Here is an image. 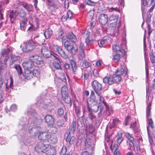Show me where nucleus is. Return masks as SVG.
<instances>
[{
    "instance_id": "nucleus-20",
    "label": "nucleus",
    "mask_w": 155,
    "mask_h": 155,
    "mask_svg": "<svg viewBox=\"0 0 155 155\" xmlns=\"http://www.w3.org/2000/svg\"><path fill=\"white\" fill-rule=\"evenodd\" d=\"M21 5L28 12H33L34 10L33 6L31 4H28L26 2H22Z\"/></svg>"
},
{
    "instance_id": "nucleus-42",
    "label": "nucleus",
    "mask_w": 155,
    "mask_h": 155,
    "mask_svg": "<svg viewBox=\"0 0 155 155\" xmlns=\"http://www.w3.org/2000/svg\"><path fill=\"white\" fill-rule=\"evenodd\" d=\"M36 29V27L32 24H31V26L28 28L27 31L28 33L32 32L33 31H35Z\"/></svg>"
},
{
    "instance_id": "nucleus-16",
    "label": "nucleus",
    "mask_w": 155,
    "mask_h": 155,
    "mask_svg": "<svg viewBox=\"0 0 155 155\" xmlns=\"http://www.w3.org/2000/svg\"><path fill=\"white\" fill-rule=\"evenodd\" d=\"M40 128L39 127H32L28 130V132L31 136H36L40 132Z\"/></svg>"
},
{
    "instance_id": "nucleus-64",
    "label": "nucleus",
    "mask_w": 155,
    "mask_h": 155,
    "mask_svg": "<svg viewBox=\"0 0 155 155\" xmlns=\"http://www.w3.org/2000/svg\"><path fill=\"white\" fill-rule=\"evenodd\" d=\"M58 115L61 116L64 114V111L62 108H60L58 110Z\"/></svg>"
},
{
    "instance_id": "nucleus-1",
    "label": "nucleus",
    "mask_w": 155,
    "mask_h": 155,
    "mask_svg": "<svg viewBox=\"0 0 155 155\" xmlns=\"http://www.w3.org/2000/svg\"><path fill=\"white\" fill-rule=\"evenodd\" d=\"M38 138L43 142H48L53 144L56 143L58 140L57 138L55 135L45 132L40 133L38 136Z\"/></svg>"
},
{
    "instance_id": "nucleus-4",
    "label": "nucleus",
    "mask_w": 155,
    "mask_h": 155,
    "mask_svg": "<svg viewBox=\"0 0 155 155\" xmlns=\"http://www.w3.org/2000/svg\"><path fill=\"white\" fill-rule=\"evenodd\" d=\"M28 114L31 116L30 121L31 124L36 125L40 124L41 122V120L40 118L37 117L36 112L33 110L28 112Z\"/></svg>"
},
{
    "instance_id": "nucleus-13",
    "label": "nucleus",
    "mask_w": 155,
    "mask_h": 155,
    "mask_svg": "<svg viewBox=\"0 0 155 155\" xmlns=\"http://www.w3.org/2000/svg\"><path fill=\"white\" fill-rule=\"evenodd\" d=\"M43 153L47 155H54L56 150L54 147L49 145V146H47L45 150H44Z\"/></svg>"
},
{
    "instance_id": "nucleus-52",
    "label": "nucleus",
    "mask_w": 155,
    "mask_h": 155,
    "mask_svg": "<svg viewBox=\"0 0 155 155\" xmlns=\"http://www.w3.org/2000/svg\"><path fill=\"white\" fill-rule=\"evenodd\" d=\"M49 50L48 49V47L45 46H43L41 48V52L42 54H43V53H45L47 51H49Z\"/></svg>"
},
{
    "instance_id": "nucleus-53",
    "label": "nucleus",
    "mask_w": 155,
    "mask_h": 155,
    "mask_svg": "<svg viewBox=\"0 0 155 155\" xmlns=\"http://www.w3.org/2000/svg\"><path fill=\"white\" fill-rule=\"evenodd\" d=\"M93 36L94 37L92 36V38H100L101 36L100 31L98 30H96V31L94 33Z\"/></svg>"
},
{
    "instance_id": "nucleus-22",
    "label": "nucleus",
    "mask_w": 155,
    "mask_h": 155,
    "mask_svg": "<svg viewBox=\"0 0 155 155\" xmlns=\"http://www.w3.org/2000/svg\"><path fill=\"white\" fill-rule=\"evenodd\" d=\"M17 14L16 10H12L11 11L9 14V17L10 21L12 23H13L16 20Z\"/></svg>"
},
{
    "instance_id": "nucleus-28",
    "label": "nucleus",
    "mask_w": 155,
    "mask_h": 155,
    "mask_svg": "<svg viewBox=\"0 0 155 155\" xmlns=\"http://www.w3.org/2000/svg\"><path fill=\"white\" fill-rule=\"evenodd\" d=\"M141 3L144 6H147L150 7L153 3L155 2V0H141Z\"/></svg>"
},
{
    "instance_id": "nucleus-23",
    "label": "nucleus",
    "mask_w": 155,
    "mask_h": 155,
    "mask_svg": "<svg viewBox=\"0 0 155 155\" xmlns=\"http://www.w3.org/2000/svg\"><path fill=\"white\" fill-rule=\"evenodd\" d=\"M85 118L83 116L79 117L77 119V123L78 127L80 128L83 127L85 126Z\"/></svg>"
},
{
    "instance_id": "nucleus-18",
    "label": "nucleus",
    "mask_w": 155,
    "mask_h": 155,
    "mask_svg": "<svg viewBox=\"0 0 155 155\" xmlns=\"http://www.w3.org/2000/svg\"><path fill=\"white\" fill-rule=\"evenodd\" d=\"M23 67L25 70H29L32 68L34 66V64L31 61H25L22 63Z\"/></svg>"
},
{
    "instance_id": "nucleus-61",
    "label": "nucleus",
    "mask_w": 155,
    "mask_h": 155,
    "mask_svg": "<svg viewBox=\"0 0 155 155\" xmlns=\"http://www.w3.org/2000/svg\"><path fill=\"white\" fill-rule=\"evenodd\" d=\"M17 108V106L15 104H12L10 107L11 110L13 112L16 111Z\"/></svg>"
},
{
    "instance_id": "nucleus-11",
    "label": "nucleus",
    "mask_w": 155,
    "mask_h": 155,
    "mask_svg": "<svg viewBox=\"0 0 155 155\" xmlns=\"http://www.w3.org/2000/svg\"><path fill=\"white\" fill-rule=\"evenodd\" d=\"M79 52L78 55V58L80 60H83L85 57V55L84 52V44L81 42L79 46Z\"/></svg>"
},
{
    "instance_id": "nucleus-8",
    "label": "nucleus",
    "mask_w": 155,
    "mask_h": 155,
    "mask_svg": "<svg viewBox=\"0 0 155 155\" xmlns=\"http://www.w3.org/2000/svg\"><path fill=\"white\" fill-rule=\"evenodd\" d=\"M98 102L99 103L100 105L101 106H103V107L104 106H105L106 108V115L107 116L110 115L113 112L112 109L111 108H109V107L107 104L104 101L103 98V99L98 101Z\"/></svg>"
},
{
    "instance_id": "nucleus-56",
    "label": "nucleus",
    "mask_w": 155,
    "mask_h": 155,
    "mask_svg": "<svg viewBox=\"0 0 155 155\" xmlns=\"http://www.w3.org/2000/svg\"><path fill=\"white\" fill-rule=\"evenodd\" d=\"M85 2L87 4L92 6H95L96 3H95L91 0H85Z\"/></svg>"
},
{
    "instance_id": "nucleus-10",
    "label": "nucleus",
    "mask_w": 155,
    "mask_h": 155,
    "mask_svg": "<svg viewBox=\"0 0 155 155\" xmlns=\"http://www.w3.org/2000/svg\"><path fill=\"white\" fill-rule=\"evenodd\" d=\"M46 0V4L49 7H48L49 8L51 7H53L54 8H57L59 6V2L58 0Z\"/></svg>"
},
{
    "instance_id": "nucleus-9",
    "label": "nucleus",
    "mask_w": 155,
    "mask_h": 155,
    "mask_svg": "<svg viewBox=\"0 0 155 155\" xmlns=\"http://www.w3.org/2000/svg\"><path fill=\"white\" fill-rule=\"evenodd\" d=\"M29 60L37 64H41L43 63L41 58L37 55H33L30 58Z\"/></svg>"
},
{
    "instance_id": "nucleus-50",
    "label": "nucleus",
    "mask_w": 155,
    "mask_h": 155,
    "mask_svg": "<svg viewBox=\"0 0 155 155\" xmlns=\"http://www.w3.org/2000/svg\"><path fill=\"white\" fill-rule=\"evenodd\" d=\"M61 61H55L54 63V65L55 68L58 69H60L61 68Z\"/></svg>"
},
{
    "instance_id": "nucleus-17",
    "label": "nucleus",
    "mask_w": 155,
    "mask_h": 155,
    "mask_svg": "<svg viewBox=\"0 0 155 155\" xmlns=\"http://www.w3.org/2000/svg\"><path fill=\"white\" fill-rule=\"evenodd\" d=\"M45 122L49 126H53L54 124V119L52 116L48 115L45 117Z\"/></svg>"
},
{
    "instance_id": "nucleus-47",
    "label": "nucleus",
    "mask_w": 155,
    "mask_h": 155,
    "mask_svg": "<svg viewBox=\"0 0 155 155\" xmlns=\"http://www.w3.org/2000/svg\"><path fill=\"white\" fill-rule=\"evenodd\" d=\"M150 57L151 61L153 66L155 65V56L152 52L150 53Z\"/></svg>"
},
{
    "instance_id": "nucleus-62",
    "label": "nucleus",
    "mask_w": 155,
    "mask_h": 155,
    "mask_svg": "<svg viewBox=\"0 0 155 155\" xmlns=\"http://www.w3.org/2000/svg\"><path fill=\"white\" fill-rule=\"evenodd\" d=\"M127 144L129 145L130 147V149L131 150H133L134 149V143L133 142H130L127 141Z\"/></svg>"
},
{
    "instance_id": "nucleus-33",
    "label": "nucleus",
    "mask_w": 155,
    "mask_h": 155,
    "mask_svg": "<svg viewBox=\"0 0 155 155\" xmlns=\"http://www.w3.org/2000/svg\"><path fill=\"white\" fill-rule=\"evenodd\" d=\"M112 77H113V80L114 82H115L116 83H119L121 79V77L116 74H113Z\"/></svg>"
},
{
    "instance_id": "nucleus-46",
    "label": "nucleus",
    "mask_w": 155,
    "mask_h": 155,
    "mask_svg": "<svg viewBox=\"0 0 155 155\" xmlns=\"http://www.w3.org/2000/svg\"><path fill=\"white\" fill-rule=\"evenodd\" d=\"M124 72V70L123 68H120L117 69V71L116 72V74L119 75V76L122 75Z\"/></svg>"
},
{
    "instance_id": "nucleus-49",
    "label": "nucleus",
    "mask_w": 155,
    "mask_h": 155,
    "mask_svg": "<svg viewBox=\"0 0 155 155\" xmlns=\"http://www.w3.org/2000/svg\"><path fill=\"white\" fill-rule=\"evenodd\" d=\"M64 36V33L63 29L61 28L59 30L58 33V37L60 39H63Z\"/></svg>"
},
{
    "instance_id": "nucleus-55",
    "label": "nucleus",
    "mask_w": 155,
    "mask_h": 155,
    "mask_svg": "<svg viewBox=\"0 0 155 155\" xmlns=\"http://www.w3.org/2000/svg\"><path fill=\"white\" fill-rule=\"evenodd\" d=\"M147 41L146 42V39H143V47L144 49L145 50L146 47V43L148 44L151 47V42L149 39H147Z\"/></svg>"
},
{
    "instance_id": "nucleus-30",
    "label": "nucleus",
    "mask_w": 155,
    "mask_h": 155,
    "mask_svg": "<svg viewBox=\"0 0 155 155\" xmlns=\"http://www.w3.org/2000/svg\"><path fill=\"white\" fill-rule=\"evenodd\" d=\"M65 39H63L62 41V43H64V45L65 48H66L67 50L72 46L71 44L72 43V41L71 40V39L65 41Z\"/></svg>"
},
{
    "instance_id": "nucleus-54",
    "label": "nucleus",
    "mask_w": 155,
    "mask_h": 155,
    "mask_svg": "<svg viewBox=\"0 0 155 155\" xmlns=\"http://www.w3.org/2000/svg\"><path fill=\"white\" fill-rule=\"evenodd\" d=\"M63 98H64V101L67 104H70V105H71L72 103L71 101V99L68 96Z\"/></svg>"
},
{
    "instance_id": "nucleus-29",
    "label": "nucleus",
    "mask_w": 155,
    "mask_h": 155,
    "mask_svg": "<svg viewBox=\"0 0 155 155\" xmlns=\"http://www.w3.org/2000/svg\"><path fill=\"white\" fill-rule=\"evenodd\" d=\"M68 51H70L72 54L75 55L78 52V47L76 45H73Z\"/></svg>"
},
{
    "instance_id": "nucleus-57",
    "label": "nucleus",
    "mask_w": 155,
    "mask_h": 155,
    "mask_svg": "<svg viewBox=\"0 0 155 155\" xmlns=\"http://www.w3.org/2000/svg\"><path fill=\"white\" fill-rule=\"evenodd\" d=\"M147 28L148 30V35L147 38L148 39H149L150 37V35L151 33L152 32V30L151 28L150 25L148 23H147Z\"/></svg>"
},
{
    "instance_id": "nucleus-12",
    "label": "nucleus",
    "mask_w": 155,
    "mask_h": 155,
    "mask_svg": "<svg viewBox=\"0 0 155 155\" xmlns=\"http://www.w3.org/2000/svg\"><path fill=\"white\" fill-rule=\"evenodd\" d=\"M108 20V16L105 14H100L98 17V21L102 25H105L107 23Z\"/></svg>"
},
{
    "instance_id": "nucleus-34",
    "label": "nucleus",
    "mask_w": 155,
    "mask_h": 155,
    "mask_svg": "<svg viewBox=\"0 0 155 155\" xmlns=\"http://www.w3.org/2000/svg\"><path fill=\"white\" fill-rule=\"evenodd\" d=\"M6 66H2L0 67V76H3L6 73Z\"/></svg>"
},
{
    "instance_id": "nucleus-59",
    "label": "nucleus",
    "mask_w": 155,
    "mask_h": 155,
    "mask_svg": "<svg viewBox=\"0 0 155 155\" xmlns=\"http://www.w3.org/2000/svg\"><path fill=\"white\" fill-rule=\"evenodd\" d=\"M75 112L77 117H79L80 116L81 114V111L80 110V108L78 107H75Z\"/></svg>"
},
{
    "instance_id": "nucleus-44",
    "label": "nucleus",
    "mask_w": 155,
    "mask_h": 155,
    "mask_svg": "<svg viewBox=\"0 0 155 155\" xmlns=\"http://www.w3.org/2000/svg\"><path fill=\"white\" fill-rule=\"evenodd\" d=\"M5 87H6V88L7 89L6 84H4L3 80L2 77H0V91H2Z\"/></svg>"
},
{
    "instance_id": "nucleus-39",
    "label": "nucleus",
    "mask_w": 155,
    "mask_h": 155,
    "mask_svg": "<svg viewBox=\"0 0 155 155\" xmlns=\"http://www.w3.org/2000/svg\"><path fill=\"white\" fill-rule=\"evenodd\" d=\"M14 68L15 69L18 74H21L22 73V68L21 67L20 65L15 64L14 67Z\"/></svg>"
},
{
    "instance_id": "nucleus-58",
    "label": "nucleus",
    "mask_w": 155,
    "mask_h": 155,
    "mask_svg": "<svg viewBox=\"0 0 155 155\" xmlns=\"http://www.w3.org/2000/svg\"><path fill=\"white\" fill-rule=\"evenodd\" d=\"M117 145H114L113 148V149L114 150H115L114 152V155H120V152L117 149Z\"/></svg>"
},
{
    "instance_id": "nucleus-63",
    "label": "nucleus",
    "mask_w": 155,
    "mask_h": 155,
    "mask_svg": "<svg viewBox=\"0 0 155 155\" xmlns=\"http://www.w3.org/2000/svg\"><path fill=\"white\" fill-rule=\"evenodd\" d=\"M67 17L68 18L71 19L72 15L73 12L70 10H68L67 12Z\"/></svg>"
},
{
    "instance_id": "nucleus-60",
    "label": "nucleus",
    "mask_w": 155,
    "mask_h": 155,
    "mask_svg": "<svg viewBox=\"0 0 155 155\" xmlns=\"http://www.w3.org/2000/svg\"><path fill=\"white\" fill-rule=\"evenodd\" d=\"M94 10H90L88 12V14L89 15V18L91 20L93 19V18L94 16Z\"/></svg>"
},
{
    "instance_id": "nucleus-43",
    "label": "nucleus",
    "mask_w": 155,
    "mask_h": 155,
    "mask_svg": "<svg viewBox=\"0 0 155 155\" xmlns=\"http://www.w3.org/2000/svg\"><path fill=\"white\" fill-rule=\"evenodd\" d=\"M86 130L87 131H88L91 134L93 133L94 130V128L91 124H89L87 126Z\"/></svg>"
},
{
    "instance_id": "nucleus-36",
    "label": "nucleus",
    "mask_w": 155,
    "mask_h": 155,
    "mask_svg": "<svg viewBox=\"0 0 155 155\" xmlns=\"http://www.w3.org/2000/svg\"><path fill=\"white\" fill-rule=\"evenodd\" d=\"M48 131L51 134H55L58 132V129L56 127H51Z\"/></svg>"
},
{
    "instance_id": "nucleus-21",
    "label": "nucleus",
    "mask_w": 155,
    "mask_h": 155,
    "mask_svg": "<svg viewBox=\"0 0 155 155\" xmlns=\"http://www.w3.org/2000/svg\"><path fill=\"white\" fill-rule=\"evenodd\" d=\"M87 104H91L92 103L94 104H95V97L94 92L93 91H91V97L87 99Z\"/></svg>"
},
{
    "instance_id": "nucleus-24",
    "label": "nucleus",
    "mask_w": 155,
    "mask_h": 155,
    "mask_svg": "<svg viewBox=\"0 0 155 155\" xmlns=\"http://www.w3.org/2000/svg\"><path fill=\"white\" fill-rule=\"evenodd\" d=\"M112 76H106L103 79V82L105 84H108L109 85H112L114 83Z\"/></svg>"
},
{
    "instance_id": "nucleus-27",
    "label": "nucleus",
    "mask_w": 155,
    "mask_h": 155,
    "mask_svg": "<svg viewBox=\"0 0 155 155\" xmlns=\"http://www.w3.org/2000/svg\"><path fill=\"white\" fill-rule=\"evenodd\" d=\"M70 62L72 67V69L74 74L76 73L78 70L77 66L74 59H72L70 60Z\"/></svg>"
},
{
    "instance_id": "nucleus-5",
    "label": "nucleus",
    "mask_w": 155,
    "mask_h": 155,
    "mask_svg": "<svg viewBox=\"0 0 155 155\" xmlns=\"http://www.w3.org/2000/svg\"><path fill=\"white\" fill-rule=\"evenodd\" d=\"M92 86L95 93L99 97V101L103 99L100 93L98 92L102 90L101 84L97 81L94 80L92 82Z\"/></svg>"
},
{
    "instance_id": "nucleus-45",
    "label": "nucleus",
    "mask_w": 155,
    "mask_h": 155,
    "mask_svg": "<svg viewBox=\"0 0 155 155\" xmlns=\"http://www.w3.org/2000/svg\"><path fill=\"white\" fill-rule=\"evenodd\" d=\"M66 37L67 39H77L76 36L72 32H69Z\"/></svg>"
},
{
    "instance_id": "nucleus-51",
    "label": "nucleus",
    "mask_w": 155,
    "mask_h": 155,
    "mask_svg": "<svg viewBox=\"0 0 155 155\" xmlns=\"http://www.w3.org/2000/svg\"><path fill=\"white\" fill-rule=\"evenodd\" d=\"M67 151L66 147L65 146H63L61 150L60 155H66Z\"/></svg>"
},
{
    "instance_id": "nucleus-35",
    "label": "nucleus",
    "mask_w": 155,
    "mask_h": 155,
    "mask_svg": "<svg viewBox=\"0 0 155 155\" xmlns=\"http://www.w3.org/2000/svg\"><path fill=\"white\" fill-rule=\"evenodd\" d=\"M90 63L85 61H82L80 63L81 66L85 68L89 67L90 66Z\"/></svg>"
},
{
    "instance_id": "nucleus-40",
    "label": "nucleus",
    "mask_w": 155,
    "mask_h": 155,
    "mask_svg": "<svg viewBox=\"0 0 155 155\" xmlns=\"http://www.w3.org/2000/svg\"><path fill=\"white\" fill-rule=\"evenodd\" d=\"M11 50L10 48H6L2 49L1 51V55H4L5 54L8 55V53L11 52Z\"/></svg>"
},
{
    "instance_id": "nucleus-7",
    "label": "nucleus",
    "mask_w": 155,
    "mask_h": 155,
    "mask_svg": "<svg viewBox=\"0 0 155 155\" xmlns=\"http://www.w3.org/2000/svg\"><path fill=\"white\" fill-rule=\"evenodd\" d=\"M151 103H149L147 104L146 110V116L147 118L148 119L147 121L148 126H150L151 129H153L154 125L153 121L151 118H149L151 114Z\"/></svg>"
},
{
    "instance_id": "nucleus-48",
    "label": "nucleus",
    "mask_w": 155,
    "mask_h": 155,
    "mask_svg": "<svg viewBox=\"0 0 155 155\" xmlns=\"http://www.w3.org/2000/svg\"><path fill=\"white\" fill-rule=\"evenodd\" d=\"M53 54L49 50L48 51H47L44 53H43V56L46 58H49L52 56Z\"/></svg>"
},
{
    "instance_id": "nucleus-25",
    "label": "nucleus",
    "mask_w": 155,
    "mask_h": 155,
    "mask_svg": "<svg viewBox=\"0 0 155 155\" xmlns=\"http://www.w3.org/2000/svg\"><path fill=\"white\" fill-rule=\"evenodd\" d=\"M25 79L29 80L32 78L33 74L31 71L30 70H25L24 74H23Z\"/></svg>"
},
{
    "instance_id": "nucleus-32",
    "label": "nucleus",
    "mask_w": 155,
    "mask_h": 155,
    "mask_svg": "<svg viewBox=\"0 0 155 155\" xmlns=\"http://www.w3.org/2000/svg\"><path fill=\"white\" fill-rule=\"evenodd\" d=\"M17 15L21 18H24L26 15V12L23 9H21L17 13Z\"/></svg>"
},
{
    "instance_id": "nucleus-3",
    "label": "nucleus",
    "mask_w": 155,
    "mask_h": 155,
    "mask_svg": "<svg viewBox=\"0 0 155 155\" xmlns=\"http://www.w3.org/2000/svg\"><path fill=\"white\" fill-rule=\"evenodd\" d=\"M38 45V43L35 42L33 39H29L25 43V45L22 48V51L25 52L31 51Z\"/></svg>"
},
{
    "instance_id": "nucleus-41",
    "label": "nucleus",
    "mask_w": 155,
    "mask_h": 155,
    "mask_svg": "<svg viewBox=\"0 0 155 155\" xmlns=\"http://www.w3.org/2000/svg\"><path fill=\"white\" fill-rule=\"evenodd\" d=\"M90 34V32L88 30H86L84 32L82 33L83 36L84 37L83 38L86 39H89Z\"/></svg>"
},
{
    "instance_id": "nucleus-15",
    "label": "nucleus",
    "mask_w": 155,
    "mask_h": 155,
    "mask_svg": "<svg viewBox=\"0 0 155 155\" xmlns=\"http://www.w3.org/2000/svg\"><path fill=\"white\" fill-rule=\"evenodd\" d=\"M113 49L116 51L117 53H121V54L123 56H125L126 54V52L122 48H120L119 45H115L113 47Z\"/></svg>"
},
{
    "instance_id": "nucleus-19",
    "label": "nucleus",
    "mask_w": 155,
    "mask_h": 155,
    "mask_svg": "<svg viewBox=\"0 0 155 155\" xmlns=\"http://www.w3.org/2000/svg\"><path fill=\"white\" fill-rule=\"evenodd\" d=\"M47 146L48 147L49 145H45L40 142L35 147V149L36 150H40L41 151L43 152L44 150H45Z\"/></svg>"
},
{
    "instance_id": "nucleus-26",
    "label": "nucleus",
    "mask_w": 155,
    "mask_h": 155,
    "mask_svg": "<svg viewBox=\"0 0 155 155\" xmlns=\"http://www.w3.org/2000/svg\"><path fill=\"white\" fill-rule=\"evenodd\" d=\"M88 105L89 107H91V109L94 112H97V111L99 110V107L100 106L101 108H103V107L101 106L99 104V105H97V102L96 101V103L95 104H94L93 103H92L91 104H88Z\"/></svg>"
},
{
    "instance_id": "nucleus-38",
    "label": "nucleus",
    "mask_w": 155,
    "mask_h": 155,
    "mask_svg": "<svg viewBox=\"0 0 155 155\" xmlns=\"http://www.w3.org/2000/svg\"><path fill=\"white\" fill-rule=\"evenodd\" d=\"M119 17L116 15L113 14L109 18V19L110 21H114V23L117 22Z\"/></svg>"
},
{
    "instance_id": "nucleus-2",
    "label": "nucleus",
    "mask_w": 155,
    "mask_h": 155,
    "mask_svg": "<svg viewBox=\"0 0 155 155\" xmlns=\"http://www.w3.org/2000/svg\"><path fill=\"white\" fill-rule=\"evenodd\" d=\"M76 129V122L73 121L72 124L70 126L66 134L67 135L66 141L70 144H73L75 140V138L73 136V134Z\"/></svg>"
},
{
    "instance_id": "nucleus-37",
    "label": "nucleus",
    "mask_w": 155,
    "mask_h": 155,
    "mask_svg": "<svg viewBox=\"0 0 155 155\" xmlns=\"http://www.w3.org/2000/svg\"><path fill=\"white\" fill-rule=\"evenodd\" d=\"M121 55V53L117 54L114 55L113 57V60L116 62H118L120 61V55Z\"/></svg>"
},
{
    "instance_id": "nucleus-14",
    "label": "nucleus",
    "mask_w": 155,
    "mask_h": 155,
    "mask_svg": "<svg viewBox=\"0 0 155 155\" xmlns=\"http://www.w3.org/2000/svg\"><path fill=\"white\" fill-rule=\"evenodd\" d=\"M54 49L55 51L58 52L61 56L65 59H66L68 58V55L61 48L58 46L55 47Z\"/></svg>"
},
{
    "instance_id": "nucleus-31",
    "label": "nucleus",
    "mask_w": 155,
    "mask_h": 155,
    "mask_svg": "<svg viewBox=\"0 0 155 155\" xmlns=\"http://www.w3.org/2000/svg\"><path fill=\"white\" fill-rule=\"evenodd\" d=\"M52 33V31L51 29H48L46 30L44 32L45 39L49 38L51 35Z\"/></svg>"
},
{
    "instance_id": "nucleus-6",
    "label": "nucleus",
    "mask_w": 155,
    "mask_h": 155,
    "mask_svg": "<svg viewBox=\"0 0 155 155\" xmlns=\"http://www.w3.org/2000/svg\"><path fill=\"white\" fill-rule=\"evenodd\" d=\"M84 142L85 149L92 153L94 147V141L90 138H87L85 140Z\"/></svg>"
}]
</instances>
